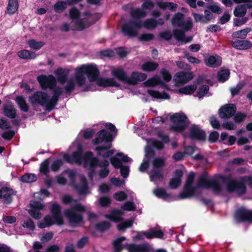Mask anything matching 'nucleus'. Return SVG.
<instances>
[{
    "label": "nucleus",
    "instance_id": "2",
    "mask_svg": "<svg viewBox=\"0 0 252 252\" xmlns=\"http://www.w3.org/2000/svg\"><path fill=\"white\" fill-rule=\"evenodd\" d=\"M74 151L72 152L71 156L65 154L63 156V158L67 162L69 163H76L78 164L83 163L85 167H89L90 169L93 170L95 167H103L99 172V175L101 178H105L108 173L109 170L106 167L109 165V161L104 160L103 161L98 163L96 158L93 157V154L91 152L87 153L83 157L82 155V147L81 145L78 142H74L71 148Z\"/></svg>",
    "mask_w": 252,
    "mask_h": 252
},
{
    "label": "nucleus",
    "instance_id": "44",
    "mask_svg": "<svg viewBox=\"0 0 252 252\" xmlns=\"http://www.w3.org/2000/svg\"><path fill=\"white\" fill-rule=\"evenodd\" d=\"M149 94L152 97L156 98L159 99H169V96L168 94L163 93H160L158 91H154L152 90H148Z\"/></svg>",
    "mask_w": 252,
    "mask_h": 252
},
{
    "label": "nucleus",
    "instance_id": "17",
    "mask_svg": "<svg viewBox=\"0 0 252 252\" xmlns=\"http://www.w3.org/2000/svg\"><path fill=\"white\" fill-rule=\"evenodd\" d=\"M30 206L31 208L29 210L30 215L35 219H39L41 217L40 211L44 210L45 206L40 202L35 201H32Z\"/></svg>",
    "mask_w": 252,
    "mask_h": 252
},
{
    "label": "nucleus",
    "instance_id": "47",
    "mask_svg": "<svg viewBox=\"0 0 252 252\" xmlns=\"http://www.w3.org/2000/svg\"><path fill=\"white\" fill-rule=\"evenodd\" d=\"M125 239V237H122L118 238L117 239L114 241L113 243L114 252H121V250L123 248L122 242L124 241Z\"/></svg>",
    "mask_w": 252,
    "mask_h": 252
},
{
    "label": "nucleus",
    "instance_id": "9",
    "mask_svg": "<svg viewBox=\"0 0 252 252\" xmlns=\"http://www.w3.org/2000/svg\"><path fill=\"white\" fill-rule=\"evenodd\" d=\"M131 161V158L121 153H118L111 159V164L115 168L121 169V174L124 178L128 177L129 169L128 166H123L122 162H127Z\"/></svg>",
    "mask_w": 252,
    "mask_h": 252
},
{
    "label": "nucleus",
    "instance_id": "15",
    "mask_svg": "<svg viewBox=\"0 0 252 252\" xmlns=\"http://www.w3.org/2000/svg\"><path fill=\"white\" fill-rule=\"evenodd\" d=\"M163 235V232L160 229H151L149 231L138 232L135 237L134 239H143L144 237L148 239L154 238H160Z\"/></svg>",
    "mask_w": 252,
    "mask_h": 252
},
{
    "label": "nucleus",
    "instance_id": "30",
    "mask_svg": "<svg viewBox=\"0 0 252 252\" xmlns=\"http://www.w3.org/2000/svg\"><path fill=\"white\" fill-rule=\"evenodd\" d=\"M151 146L158 149H161L163 147V144L160 142L148 140L147 146L145 149L146 157H148L151 153Z\"/></svg>",
    "mask_w": 252,
    "mask_h": 252
},
{
    "label": "nucleus",
    "instance_id": "4",
    "mask_svg": "<svg viewBox=\"0 0 252 252\" xmlns=\"http://www.w3.org/2000/svg\"><path fill=\"white\" fill-rule=\"evenodd\" d=\"M63 92L62 88L56 87L54 90V94L50 98L46 93L42 91H37L31 95L29 99L32 104L45 106L46 109L50 111L56 105L58 98Z\"/></svg>",
    "mask_w": 252,
    "mask_h": 252
},
{
    "label": "nucleus",
    "instance_id": "34",
    "mask_svg": "<svg viewBox=\"0 0 252 252\" xmlns=\"http://www.w3.org/2000/svg\"><path fill=\"white\" fill-rule=\"evenodd\" d=\"M232 46L239 50H246L252 47V43L248 41L237 40L232 43Z\"/></svg>",
    "mask_w": 252,
    "mask_h": 252
},
{
    "label": "nucleus",
    "instance_id": "16",
    "mask_svg": "<svg viewBox=\"0 0 252 252\" xmlns=\"http://www.w3.org/2000/svg\"><path fill=\"white\" fill-rule=\"evenodd\" d=\"M193 77L191 72L181 71L177 73L174 76V80L177 86H180L188 83Z\"/></svg>",
    "mask_w": 252,
    "mask_h": 252
},
{
    "label": "nucleus",
    "instance_id": "46",
    "mask_svg": "<svg viewBox=\"0 0 252 252\" xmlns=\"http://www.w3.org/2000/svg\"><path fill=\"white\" fill-rule=\"evenodd\" d=\"M230 75V71L228 69L220 70L218 73V78L219 81L224 82L227 80Z\"/></svg>",
    "mask_w": 252,
    "mask_h": 252
},
{
    "label": "nucleus",
    "instance_id": "62",
    "mask_svg": "<svg viewBox=\"0 0 252 252\" xmlns=\"http://www.w3.org/2000/svg\"><path fill=\"white\" fill-rule=\"evenodd\" d=\"M209 90V87L207 85H204L201 86L198 92V97L200 98L205 95L206 94H207L208 91Z\"/></svg>",
    "mask_w": 252,
    "mask_h": 252
},
{
    "label": "nucleus",
    "instance_id": "21",
    "mask_svg": "<svg viewBox=\"0 0 252 252\" xmlns=\"http://www.w3.org/2000/svg\"><path fill=\"white\" fill-rule=\"evenodd\" d=\"M235 219L238 221L251 220H252V212L245 208H241L236 212Z\"/></svg>",
    "mask_w": 252,
    "mask_h": 252
},
{
    "label": "nucleus",
    "instance_id": "31",
    "mask_svg": "<svg viewBox=\"0 0 252 252\" xmlns=\"http://www.w3.org/2000/svg\"><path fill=\"white\" fill-rule=\"evenodd\" d=\"M3 111L4 115L7 117L13 118L16 116V110L10 102L4 105Z\"/></svg>",
    "mask_w": 252,
    "mask_h": 252
},
{
    "label": "nucleus",
    "instance_id": "51",
    "mask_svg": "<svg viewBox=\"0 0 252 252\" xmlns=\"http://www.w3.org/2000/svg\"><path fill=\"white\" fill-rule=\"evenodd\" d=\"M251 31V29L247 28L239 31L234 32L232 33V36L237 38H244L248 32Z\"/></svg>",
    "mask_w": 252,
    "mask_h": 252
},
{
    "label": "nucleus",
    "instance_id": "36",
    "mask_svg": "<svg viewBox=\"0 0 252 252\" xmlns=\"http://www.w3.org/2000/svg\"><path fill=\"white\" fill-rule=\"evenodd\" d=\"M15 100L19 106L20 109L23 112H27L29 110V105L27 103L25 98L22 96H17Z\"/></svg>",
    "mask_w": 252,
    "mask_h": 252
},
{
    "label": "nucleus",
    "instance_id": "1",
    "mask_svg": "<svg viewBox=\"0 0 252 252\" xmlns=\"http://www.w3.org/2000/svg\"><path fill=\"white\" fill-rule=\"evenodd\" d=\"M70 71L67 68H59L54 71L57 81L63 85L65 92L67 93L72 92L76 87L84 91L91 90L88 82L92 83L95 81L99 74L97 65L94 63L77 66L74 69L73 76L68 78Z\"/></svg>",
    "mask_w": 252,
    "mask_h": 252
},
{
    "label": "nucleus",
    "instance_id": "26",
    "mask_svg": "<svg viewBox=\"0 0 252 252\" xmlns=\"http://www.w3.org/2000/svg\"><path fill=\"white\" fill-rule=\"evenodd\" d=\"M205 62L207 66L216 67L221 64V58L218 55L210 56L205 60Z\"/></svg>",
    "mask_w": 252,
    "mask_h": 252
},
{
    "label": "nucleus",
    "instance_id": "29",
    "mask_svg": "<svg viewBox=\"0 0 252 252\" xmlns=\"http://www.w3.org/2000/svg\"><path fill=\"white\" fill-rule=\"evenodd\" d=\"M14 194V192L12 189L3 188L0 190V198H3L5 203H9L12 200L11 196Z\"/></svg>",
    "mask_w": 252,
    "mask_h": 252
},
{
    "label": "nucleus",
    "instance_id": "45",
    "mask_svg": "<svg viewBox=\"0 0 252 252\" xmlns=\"http://www.w3.org/2000/svg\"><path fill=\"white\" fill-rule=\"evenodd\" d=\"M18 8V4L17 0H9L7 6V11L10 14H14L16 12Z\"/></svg>",
    "mask_w": 252,
    "mask_h": 252
},
{
    "label": "nucleus",
    "instance_id": "56",
    "mask_svg": "<svg viewBox=\"0 0 252 252\" xmlns=\"http://www.w3.org/2000/svg\"><path fill=\"white\" fill-rule=\"evenodd\" d=\"M192 15L193 16L194 21L195 22L197 23H201L206 24V20L204 18V16L202 14L196 13L195 12L192 13Z\"/></svg>",
    "mask_w": 252,
    "mask_h": 252
},
{
    "label": "nucleus",
    "instance_id": "23",
    "mask_svg": "<svg viewBox=\"0 0 252 252\" xmlns=\"http://www.w3.org/2000/svg\"><path fill=\"white\" fill-rule=\"evenodd\" d=\"M126 246L128 252H149L151 249L150 245L148 244L138 246L129 244Z\"/></svg>",
    "mask_w": 252,
    "mask_h": 252
},
{
    "label": "nucleus",
    "instance_id": "8",
    "mask_svg": "<svg viewBox=\"0 0 252 252\" xmlns=\"http://www.w3.org/2000/svg\"><path fill=\"white\" fill-rule=\"evenodd\" d=\"M61 210V206L58 204L54 203L50 208L52 215H48L46 216L43 220L38 223V226L40 228H44L54 224L58 225H63V220Z\"/></svg>",
    "mask_w": 252,
    "mask_h": 252
},
{
    "label": "nucleus",
    "instance_id": "22",
    "mask_svg": "<svg viewBox=\"0 0 252 252\" xmlns=\"http://www.w3.org/2000/svg\"><path fill=\"white\" fill-rule=\"evenodd\" d=\"M79 12L75 8H72L69 11V18L71 20L73 23H77L78 25H84L87 26V28L90 26V24L87 23L84 20L79 18Z\"/></svg>",
    "mask_w": 252,
    "mask_h": 252
},
{
    "label": "nucleus",
    "instance_id": "43",
    "mask_svg": "<svg viewBox=\"0 0 252 252\" xmlns=\"http://www.w3.org/2000/svg\"><path fill=\"white\" fill-rule=\"evenodd\" d=\"M130 194V192L129 190L119 191L114 194V198L115 200L119 201H122L126 199L127 197V195Z\"/></svg>",
    "mask_w": 252,
    "mask_h": 252
},
{
    "label": "nucleus",
    "instance_id": "24",
    "mask_svg": "<svg viewBox=\"0 0 252 252\" xmlns=\"http://www.w3.org/2000/svg\"><path fill=\"white\" fill-rule=\"evenodd\" d=\"M87 28V26L84 25H78L77 23H75L71 21L69 24L64 23L61 27L62 31L64 32L68 31L70 30H82Z\"/></svg>",
    "mask_w": 252,
    "mask_h": 252
},
{
    "label": "nucleus",
    "instance_id": "19",
    "mask_svg": "<svg viewBox=\"0 0 252 252\" xmlns=\"http://www.w3.org/2000/svg\"><path fill=\"white\" fill-rule=\"evenodd\" d=\"M147 75L140 72L134 71L132 72L130 76L127 77L126 83L130 85H135L139 81L146 79Z\"/></svg>",
    "mask_w": 252,
    "mask_h": 252
},
{
    "label": "nucleus",
    "instance_id": "11",
    "mask_svg": "<svg viewBox=\"0 0 252 252\" xmlns=\"http://www.w3.org/2000/svg\"><path fill=\"white\" fill-rule=\"evenodd\" d=\"M164 164V161L161 158H156L153 161V168L150 175L151 181L156 182L162 180V167Z\"/></svg>",
    "mask_w": 252,
    "mask_h": 252
},
{
    "label": "nucleus",
    "instance_id": "42",
    "mask_svg": "<svg viewBox=\"0 0 252 252\" xmlns=\"http://www.w3.org/2000/svg\"><path fill=\"white\" fill-rule=\"evenodd\" d=\"M148 12L143 8H137L131 11V16L135 18H144L147 16Z\"/></svg>",
    "mask_w": 252,
    "mask_h": 252
},
{
    "label": "nucleus",
    "instance_id": "20",
    "mask_svg": "<svg viewBox=\"0 0 252 252\" xmlns=\"http://www.w3.org/2000/svg\"><path fill=\"white\" fill-rule=\"evenodd\" d=\"M110 71L113 76L119 80L126 83L127 76L123 67L120 66H112L110 68Z\"/></svg>",
    "mask_w": 252,
    "mask_h": 252
},
{
    "label": "nucleus",
    "instance_id": "53",
    "mask_svg": "<svg viewBox=\"0 0 252 252\" xmlns=\"http://www.w3.org/2000/svg\"><path fill=\"white\" fill-rule=\"evenodd\" d=\"M132 220H128L118 224L117 228L120 231H124L127 228L131 227L132 225Z\"/></svg>",
    "mask_w": 252,
    "mask_h": 252
},
{
    "label": "nucleus",
    "instance_id": "18",
    "mask_svg": "<svg viewBox=\"0 0 252 252\" xmlns=\"http://www.w3.org/2000/svg\"><path fill=\"white\" fill-rule=\"evenodd\" d=\"M236 111V107L233 104H226L221 107L219 110L220 118L228 119L232 117Z\"/></svg>",
    "mask_w": 252,
    "mask_h": 252
},
{
    "label": "nucleus",
    "instance_id": "61",
    "mask_svg": "<svg viewBox=\"0 0 252 252\" xmlns=\"http://www.w3.org/2000/svg\"><path fill=\"white\" fill-rule=\"evenodd\" d=\"M160 73L165 82H168L171 80L172 76L168 71L163 68L161 70Z\"/></svg>",
    "mask_w": 252,
    "mask_h": 252
},
{
    "label": "nucleus",
    "instance_id": "41",
    "mask_svg": "<svg viewBox=\"0 0 252 252\" xmlns=\"http://www.w3.org/2000/svg\"><path fill=\"white\" fill-rule=\"evenodd\" d=\"M196 84H192L181 88L178 90V92L186 95L191 94L194 92L197 89Z\"/></svg>",
    "mask_w": 252,
    "mask_h": 252
},
{
    "label": "nucleus",
    "instance_id": "37",
    "mask_svg": "<svg viewBox=\"0 0 252 252\" xmlns=\"http://www.w3.org/2000/svg\"><path fill=\"white\" fill-rule=\"evenodd\" d=\"M123 214L120 210H114L110 214L106 215L105 217L115 222H118L122 220Z\"/></svg>",
    "mask_w": 252,
    "mask_h": 252
},
{
    "label": "nucleus",
    "instance_id": "3",
    "mask_svg": "<svg viewBox=\"0 0 252 252\" xmlns=\"http://www.w3.org/2000/svg\"><path fill=\"white\" fill-rule=\"evenodd\" d=\"M244 183L252 186V177H246L240 179L239 182L234 180H227L222 176L217 180L208 179L203 177L199 179L198 186L200 187L211 189L216 192L220 191L223 185H226V189L229 192H236L239 195L245 192Z\"/></svg>",
    "mask_w": 252,
    "mask_h": 252
},
{
    "label": "nucleus",
    "instance_id": "54",
    "mask_svg": "<svg viewBox=\"0 0 252 252\" xmlns=\"http://www.w3.org/2000/svg\"><path fill=\"white\" fill-rule=\"evenodd\" d=\"M49 193L46 189H41L40 193H35L34 194V199H39L41 200L44 199L45 197L48 196Z\"/></svg>",
    "mask_w": 252,
    "mask_h": 252
},
{
    "label": "nucleus",
    "instance_id": "13",
    "mask_svg": "<svg viewBox=\"0 0 252 252\" xmlns=\"http://www.w3.org/2000/svg\"><path fill=\"white\" fill-rule=\"evenodd\" d=\"M184 15L181 13H178L175 15L172 19V24L174 26H178L182 28L183 29L188 31L192 27V22L191 20H188L184 22Z\"/></svg>",
    "mask_w": 252,
    "mask_h": 252
},
{
    "label": "nucleus",
    "instance_id": "27",
    "mask_svg": "<svg viewBox=\"0 0 252 252\" xmlns=\"http://www.w3.org/2000/svg\"><path fill=\"white\" fill-rule=\"evenodd\" d=\"M190 137L192 138L203 140L205 139V133L198 126H192L190 128Z\"/></svg>",
    "mask_w": 252,
    "mask_h": 252
},
{
    "label": "nucleus",
    "instance_id": "58",
    "mask_svg": "<svg viewBox=\"0 0 252 252\" xmlns=\"http://www.w3.org/2000/svg\"><path fill=\"white\" fill-rule=\"evenodd\" d=\"M244 83L240 82L237 84V85L233 88H231L230 89V91L232 95H235L237 94L243 88L244 86Z\"/></svg>",
    "mask_w": 252,
    "mask_h": 252
},
{
    "label": "nucleus",
    "instance_id": "59",
    "mask_svg": "<svg viewBox=\"0 0 252 252\" xmlns=\"http://www.w3.org/2000/svg\"><path fill=\"white\" fill-rule=\"evenodd\" d=\"M66 3L63 1H59L56 3L54 8L57 12H62L66 7Z\"/></svg>",
    "mask_w": 252,
    "mask_h": 252
},
{
    "label": "nucleus",
    "instance_id": "52",
    "mask_svg": "<svg viewBox=\"0 0 252 252\" xmlns=\"http://www.w3.org/2000/svg\"><path fill=\"white\" fill-rule=\"evenodd\" d=\"M36 179V176L33 174H26L21 177V181L27 183L35 182Z\"/></svg>",
    "mask_w": 252,
    "mask_h": 252
},
{
    "label": "nucleus",
    "instance_id": "33",
    "mask_svg": "<svg viewBox=\"0 0 252 252\" xmlns=\"http://www.w3.org/2000/svg\"><path fill=\"white\" fill-rule=\"evenodd\" d=\"M174 35L175 38L182 43H186L190 42L192 40L191 37H185L184 33L178 30L174 31Z\"/></svg>",
    "mask_w": 252,
    "mask_h": 252
},
{
    "label": "nucleus",
    "instance_id": "57",
    "mask_svg": "<svg viewBox=\"0 0 252 252\" xmlns=\"http://www.w3.org/2000/svg\"><path fill=\"white\" fill-rule=\"evenodd\" d=\"M207 9L210 10L212 12L220 14L221 13L222 10L220 6L216 3L211 4L207 6Z\"/></svg>",
    "mask_w": 252,
    "mask_h": 252
},
{
    "label": "nucleus",
    "instance_id": "10",
    "mask_svg": "<svg viewBox=\"0 0 252 252\" xmlns=\"http://www.w3.org/2000/svg\"><path fill=\"white\" fill-rule=\"evenodd\" d=\"M170 119L172 123L171 129L176 131L183 130L189 123L186 116L181 112L174 114Z\"/></svg>",
    "mask_w": 252,
    "mask_h": 252
},
{
    "label": "nucleus",
    "instance_id": "7",
    "mask_svg": "<svg viewBox=\"0 0 252 252\" xmlns=\"http://www.w3.org/2000/svg\"><path fill=\"white\" fill-rule=\"evenodd\" d=\"M112 140L111 134L103 129L98 132L97 137L93 141L94 144L99 145L96 148V151L104 158L109 157L114 154V150H109Z\"/></svg>",
    "mask_w": 252,
    "mask_h": 252
},
{
    "label": "nucleus",
    "instance_id": "25",
    "mask_svg": "<svg viewBox=\"0 0 252 252\" xmlns=\"http://www.w3.org/2000/svg\"><path fill=\"white\" fill-rule=\"evenodd\" d=\"M183 173L181 170H178L175 171L174 177L170 180L169 185L171 188L176 189L180 186L181 183V177Z\"/></svg>",
    "mask_w": 252,
    "mask_h": 252
},
{
    "label": "nucleus",
    "instance_id": "6",
    "mask_svg": "<svg viewBox=\"0 0 252 252\" xmlns=\"http://www.w3.org/2000/svg\"><path fill=\"white\" fill-rule=\"evenodd\" d=\"M62 200L64 204L75 205L72 210H65L64 214L68 219L71 225L79 224L82 221V213L86 211V208L80 204L76 203V201L69 195L63 196Z\"/></svg>",
    "mask_w": 252,
    "mask_h": 252
},
{
    "label": "nucleus",
    "instance_id": "38",
    "mask_svg": "<svg viewBox=\"0 0 252 252\" xmlns=\"http://www.w3.org/2000/svg\"><path fill=\"white\" fill-rule=\"evenodd\" d=\"M80 179V185L76 187V190L80 195L87 194L89 192L86 179L84 177H81Z\"/></svg>",
    "mask_w": 252,
    "mask_h": 252
},
{
    "label": "nucleus",
    "instance_id": "12",
    "mask_svg": "<svg viewBox=\"0 0 252 252\" xmlns=\"http://www.w3.org/2000/svg\"><path fill=\"white\" fill-rule=\"evenodd\" d=\"M37 79L42 89L49 88L53 90V93L54 89L58 87L56 86V79L52 75L48 76L41 75L38 76Z\"/></svg>",
    "mask_w": 252,
    "mask_h": 252
},
{
    "label": "nucleus",
    "instance_id": "49",
    "mask_svg": "<svg viewBox=\"0 0 252 252\" xmlns=\"http://www.w3.org/2000/svg\"><path fill=\"white\" fill-rule=\"evenodd\" d=\"M154 194L159 198H163V199H167L169 198L168 194L166 193V191L160 188H158L154 190Z\"/></svg>",
    "mask_w": 252,
    "mask_h": 252
},
{
    "label": "nucleus",
    "instance_id": "50",
    "mask_svg": "<svg viewBox=\"0 0 252 252\" xmlns=\"http://www.w3.org/2000/svg\"><path fill=\"white\" fill-rule=\"evenodd\" d=\"M246 11V7L244 5H238L235 8L234 14L236 17H241L245 15Z\"/></svg>",
    "mask_w": 252,
    "mask_h": 252
},
{
    "label": "nucleus",
    "instance_id": "35",
    "mask_svg": "<svg viewBox=\"0 0 252 252\" xmlns=\"http://www.w3.org/2000/svg\"><path fill=\"white\" fill-rule=\"evenodd\" d=\"M97 84L100 86L110 87L118 85L116 81L113 78H100L97 81Z\"/></svg>",
    "mask_w": 252,
    "mask_h": 252
},
{
    "label": "nucleus",
    "instance_id": "28",
    "mask_svg": "<svg viewBox=\"0 0 252 252\" xmlns=\"http://www.w3.org/2000/svg\"><path fill=\"white\" fill-rule=\"evenodd\" d=\"M144 85L146 87H155L158 85L165 86L164 83L158 76H155L149 79L144 83Z\"/></svg>",
    "mask_w": 252,
    "mask_h": 252
},
{
    "label": "nucleus",
    "instance_id": "55",
    "mask_svg": "<svg viewBox=\"0 0 252 252\" xmlns=\"http://www.w3.org/2000/svg\"><path fill=\"white\" fill-rule=\"evenodd\" d=\"M22 226L23 227L28 228L30 230H33L35 228L33 222L30 219L24 220L22 223Z\"/></svg>",
    "mask_w": 252,
    "mask_h": 252
},
{
    "label": "nucleus",
    "instance_id": "39",
    "mask_svg": "<svg viewBox=\"0 0 252 252\" xmlns=\"http://www.w3.org/2000/svg\"><path fill=\"white\" fill-rule=\"evenodd\" d=\"M157 5L159 7L163 9H169L171 11H174L177 8V5L172 2L158 1Z\"/></svg>",
    "mask_w": 252,
    "mask_h": 252
},
{
    "label": "nucleus",
    "instance_id": "48",
    "mask_svg": "<svg viewBox=\"0 0 252 252\" xmlns=\"http://www.w3.org/2000/svg\"><path fill=\"white\" fill-rule=\"evenodd\" d=\"M28 44L29 47L34 50H39L44 45V43L42 41H37L34 39L30 40Z\"/></svg>",
    "mask_w": 252,
    "mask_h": 252
},
{
    "label": "nucleus",
    "instance_id": "32",
    "mask_svg": "<svg viewBox=\"0 0 252 252\" xmlns=\"http://www.w3.org/2000/svg\"><path fill=\"white\" fill-rule=\"evenodd\" d=\"M17 55L20 59L23 60H32L35 59L37 57L35 53L26 49L19 51Z\"/></svg>",
    "mask_w": 252,
    "mask_h": 252
},
{
    "label": "nucleus",
    "instance_id": "14",
    "mask_svg": "<svg viewBox=\"0 0 252 252\" xmlns=\"http://www.w3.org/2000/svg\"><path fill=\"white\" fill-rule=\"evenodd\" d=\"M194 176V173L192 172L189 175L184 191L181 193V198L189 197L194 193L195 189L192 186Z\"/></svg>",
    "mask_w": 252,
    "mask_h": 252
},
{
    "label": "nucleus",
    "instance_id": "63",
    "mask_svg": "<svg viewBox=\"0 0 252 252\" xmlns=\"http://www.w3.org/2000/svg\"><path fill=\"white\" fill-rule=\"evenodd\" d=\"M122 208L123 210L131 211L135 210L136 207L132 202L128 201L124 205Z\"/></svg>",
    "mask_w": 252,
    "mask_h": 252
},
{
    "label": "nucleus",
    "instance_id": "5",
    "mask_svg": "<svg viewBox=\"0 0 252 252\" xmlns=\"http://www.w3.org/2000/svg\"><path fill=\"white\" fill-rule=\"evenodd\" d=\"M163 24V19L159 18L157 20L154 18H149L142 22L125 24L122 28V31L126 35L131 36H135L137 33L138 30L141 28L153 30L158 25H162Z\"/></svg>",
    "mask_w": 252,
    "mask_h": 252
},
{
    "label": "nucleus",
    "instance_id": "40",
    "mask_svg": "<svg viewBox=\"0 0 252 252\" xmlns=\"http://www.w3.org/2000/svg\"><path fill=\"white\" fill-rule=\"evenodd\" d=\"M158 66V64L154 62H147L141 66L143 70L147 72H151L155 70Z\"/></svg>",
    "mask_w": 252,
    "mask_h": 252
},
{
    "label": "nucleus",
    "instance_id": "64",
    "mask_svg": "<svg viewBox=\"0 0 252 252\" xmlns=\"http://www.w3.org/2000/svg\"><path fill=\"white\" fill-rule=\"evenodd\" d=\"M98 202L100 205L105 207L110 204L111 200L108 197H102L99 199Z\"/></svg>",
    "mask_w": 252,
    "mask_h": 252
},
{
    "label": "nucleus",
    "instance_id": "60",
    "mask_svg": "<svg viewBox=\"0 0 252 252\" xmlns=\"http://www.w3.org/2000/svg\"><path fill=\"white\" fill-rule=\"evenodd\" d=\"M111 184L116 187H120L125 185V181L122 180L119 178L115 177L112 178L111 179Z\"/></svg>",
    "mask_w": 252,
    "mask_h": 252
}]
</instances>
